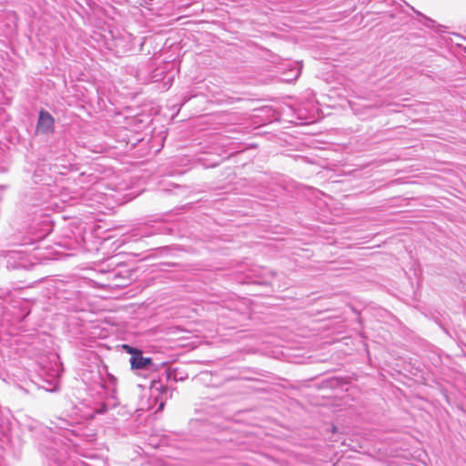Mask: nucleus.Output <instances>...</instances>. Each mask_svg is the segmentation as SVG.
Returning a JSON list of instances; mask_svg holds the SVG:
<instances>
[{
    "label": "nucleus",
    "mask_w": 466,
    "mask_h": 466,
    "mask_svg": "<svg viewBox=\"0 0 466 466\" xmlns=\"http://www.w3.org/2000/svg\"><path fill=\"white\" fill-rule=\"evenodd\" d=\"M124 347L131 354L130 364L133 370H147L152 365L151 358L144 357L141 350L127 345Z\"/></svg>",
    "instance_id": "f257e3e1"
},
{
    "label": "nucleus",
    "mask_w": 466,
    "mask_h": 466,
    "mask_svg": "<svg viewBox=\"0 0 466 466\" xmlns=\"http://www.w3.org/2000/svg\"><path fill=\"white\" fill-rule=\"evenodd\" d=\"M54 117L47 111L41 110L36 126L37 132L42 134L52 133L54 131Z\"/></svg>",
    "instance_id": "f03ea898"
},
{
    "label": "nucleus",
    "mask_w": 466,
    "mask_h": 466,
    "mask_svg": "<svg viewBox=\"0 0 466 466\" xmlns=\"http://www.w3.org/2000/svg\"><path fill=\"white\" fill-rule=\"evenodd\" d=\"M68 426H70V423L61 418L57 419V421L55 423V427L62 431H68Z\"/></svg>",
    "instance_id": "7ed1b4c3"
},
{
    "label": "nucleus",
    "mask_w": 466,
    "mask_h": 466,
    "mask_svg": "<svg viewBox=\"0 0 466 466\" xmlns=\"http://www.w3.org/2000/svg\"><path fill=\"white\" fill-rule=\"evenodd\" d=\"M46 456L50 458V460H53L54 461L59 463L60 462V459L56 458L55 456V454L53 453V451H50L49 453H46Z\"/></svg>",
    "instance_id": "20e7f679"
},
{
    "label": "nucleus",
    "mask_w": 466,
    "mask_h": 466,
    "mask_svg": "<svg viewBox=\"0 0 466 466\" xmlns=\"http://www.w3.org/2000/svg\"><path fill=\"white\" fill-rule=\"evenodd\" d=\"M106 404H103L102 405V408L99 410L98 412L100 413H103V412H106Z\"/></svg>",
    "instance_id": "39448f33"
},
{
    "label": "nucleus",
    "mask_w": 466,
    "mask_h": 466,
    "mask_svg": "<svg viewBox=\"0 0 466 466\" xmlns=\"http://www.w3.org/2000/svg\"><path fill=\"white\" fill-rule=\"evenodd\" d=\"M163 408H164V402H163V401H161V402H160V404H159V407H158L157 410H163Z\"/></svg>",
    "instance_id": "423d86ee"
}]
</instances>
